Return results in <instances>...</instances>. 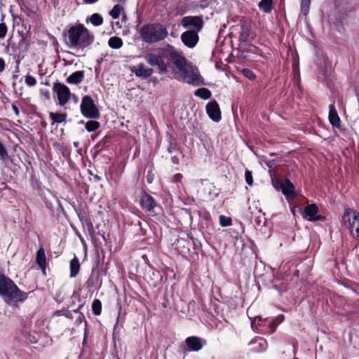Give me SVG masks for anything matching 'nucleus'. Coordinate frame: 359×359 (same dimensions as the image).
I'll return each mask as SVG.
<instances>
[{"label": "nucleus", "instance_id": "obj_32", "mask_svg": "<svg viewBox=\"0 0 359 359\" xmlns=\"http://www.w3.org/2000/svg\"><path fill=\"white\" fill-rule=\"evenodd\" d=\"M219 224L222 226H229L231 225V219L224 215L219 216Z\"/></svg>", "mask_w": 359, "mask_h": 359}, {"label": "nucleus", "instance_id": "obj_41", "mask_svg": "<svg viewBox=\"0 0 359 359\" xmlns=\"http://www.w3.org/2000/svg\"><path fill=\"white\" fill-rule=\"evenodd\" d=\"M5 69V62L2 58H0V72H2Z\"/></svg>", "mask_w": 359, "mask_h": 359}, {"label": "nucleus", "instance_id": "obj_23", "mask_svg": "<svg viewBox=\"0 0 359 359\" xmlns=\"http://www.w3.org/2000/svg\"><path fill=\"white\" fill-rule=\"evenodd\" d=\"M123 40L118 36H112L108 41V45L114 49H118L123 46Z\"/></svg>", "mask_w": 359, "mask_h": 359}, {"label": "nucleus", "instance_id": "obj_29", "mask_svg": "<svg viewBox=\"0 0 359 359\" xmlns=\"http://www.w3.org/2000/svg\"><path fill=\"white\" fill-rule=\"evenodd\" d=\"M90 22L95 26H100L103 23V19L99 14L94 13L90 17Z\"/></svg>", "mask_w": 359, "mask_h": 359}, {"label": "nucleus", "instance_id": "obj_18", "mask_svg": "<svg viewBox=\"0 0 359 359\" xmlns=\"http://www.w3.org/2000/svg\"><path fill=\"white\" fill-rule=\"evenodd\" d=\"M329 121L333 127L340 128V118L334 104L329 107Z\"/></svg>", "mask_w": 359, "mask_h": 359}, {"label": "nucleus", "instance_id": "obj_7", "mask_svg": "<svg viewBox=\"0 0 359 359\" xmlns=\"http://www.w3.org/2000/svg\"><path fill=\"white\" fill-rule=\"evenodd\" d=\"M81 111L85 117L88 118H97L100 116L99 110L93 100L89 95L83 97L81 104Z\"/></svg>", "mask_w": 359, "mask_h": 359}, {"label": "nucleus", "instance_id": "obj_1", "mask_svg": "<svg viewBox=\"0 0 359 359\" xmlns=\"http://www.w3.org/2000/svg\"><path fill=\"white\" fill-rule=\"evenodd\" d=\"M180 52L173 46L167 44L165 47L158 48L157 52L149 53L145 55V60L152 67H156L159 74L168 72L171 62L175 65Z\"/></svg>", "mask_w": 359, "mask_h": 359}, {"label": "nucleus", "instance_id": "obj_17", "mask_svg": "<svg viewBox=\"0 0 359 359\" xmlns=\"http://www.w3.org/2000/svg\"><path fill=\"white\" fill-rule=\"evenodd\" d=\"M133 72L137 76L142 77V78H148L154 72L151 68L146 67L144 64L140 63L137 65L136 67H134V69Z\"/></svg>", "mask_w": 359, "mask_h": 359}, {"label": "nucleus", "instance_id": "obj_33", "mask_svg": "<svg viewBox=\"0 0 359 359\" xmlns=\"http://www.w3.org/2000/svg\"><path fill=\"white\" fill-rule=\"evenodd\" d=\"M242 73L245 77L250 80H254L256 78L254 72L249 69H243Z\"/></svg>", "mask_w": 359, "mask_h": 359}, {"label": "nucleus", "instance_id": "obj_30", "mask_svg": "<svg viewBox=\"0 0 359 359\" xmlns=\"http://www.w3.org/2000/svg\"><path fill=\"white\" fill-rule=\"evenodd\" d=\"M311 0H302L301 1V12L303 15H306L309 13L310 8Z\"/></svg>", "mask_w": 359, "mask_h": 359}, {"label": "nucleus", "instance_id": "obj_6", "mask_svg": "<svg viewBox=\"0 0 359 359\" xmlns=\"http://www.w3.org/2000/svg\"><path fill=\"white\" fill-rule=\"evenodd\" d=\"M342 222L351 236L359 241V214L353 209L347 208L342 216Z\"/></svg>", "mask_w": 359, "mask_h": 359}, {"label": "nucleus", "instance_id": "obj_8", "mask_svg": "<svg viewBox=\"0 0 359 359\" xmlns=\"http://www.w3.org/2000/svg\"><path fill=\"white\" fill-rule=\"evenodd\" d=\"M203 24V20L201 16H185L180 20V25L184 29L187 31H196V32L201 31Z\"/></svg>", "mask_w": 359, "mask_h": 359}, {"label": "nucleus", "instance_id": "obj_44", "mask_svg": "<svg viewBox=\"0 0 359 359\" xmlns=\"http://www.w3.org/2000/svg\"><path fill=\"white\" fill-rule=\"evenodd\" d=\"M172 162L175 164H178L179 163V160H178V158L176 157V156H172Z\"/></svg>", "mask_w": 359, "mask_h": 359}, {"label": "nucleus", "instance_id": "obj_11", "mask_svg": "<svg viewBox=\"0 0 359 359\" xmlns=\"http://www.w3.org/2000/svg\"><path fill=\"white\" fill-rule=\"evenodd\" d=\"M303 218L310 221H324L325 217L318 214V208L316 204L308 205L302 212Z\"/></svg>", "mask_w": 359, "mask_h": 359}, {"label": "nucleus", "instance_id": "obj_39", "mask_svg": "<svg viewBox=\"0 0 359 359\" xmlns=\"http://www.w3.org/2000/svg\"><path fill=\"white\" fill-rule=\"evenodd\" d=\"M324 69H322V73L324 76H327L331 72V67L324 62Z\"/></svg>", "mask_w": 359, "mask_h": 359}, {"label": "nucleus", "instance_id": "obj_27", "mask_svg": "<svg viewBox=\"0 0 359 359\" xmlns=\"http://www.w3.org/2000/svg\"><path fill=\"white\" fill-rule=\"evenodd\" d=\"M92 311L94 315L99 316L102 311V303L100 299H95L92 304Z\"/></svg>", "mask_w": 359, "mask_h": 359}, {"label": "nucleus", "instance_id": "obj_9", "mask_svg": "<svg viewBox=\"0 0 359 359\" xmlns=\"http://www.w3.org/2000/svg\"><path fill=\"white\" fill-rule=\"evenodd\" d=\"M273 186L277 190H281L289 203L292 210V183L288 179H275L272 180Z\"/></svg>", "mask_w": 359, "mask_h": 359}, {"label": "nucleus", "instance_id": "obj_43", "mask_svg": "<svg viewBox=\"0 0 359 359\" xmlns=\"http://www.w3.org/2000/svg\"><path fill=\"white\" fill-rule=\"evenodd\" d=\"M98 0H83V2L87 4H92L97 2Z\"/></svg>", "mask_w": 359, "mask_h": 359}, {"label": "nucleus", "instance_id": "obj_16", "mask_svg": "<svg viewBox=\"0 0 359 359\" xmlns=\"http://www.w3.org/2000/svg\"><path fill=\"white\" fill-rule=\"evenodd\" d=\"M249 346L252 351L261 352L266 350L267 347V342L264 339L257 337L251 341Z\"/></svg>", "mask_w": 359, "mask_h": 359}, {"label": "nucleus", "instance_id": "obj_36", "mask_svg": "<svg viewBox=\"0 0 359 359\" xmlns=\"http://www.w3.org/2000/svg\"><path fill=\"white\" fill-rule=\"evenodd\" d=\"M294 63H296V60L294 59V55H293V83L294 82L298 83L299 81V74L298 71H296L294 69Z\"/></svg>", "mask_w": 359, "mask_h": 359}, {"label": "nucleus", "instance_id": "obj_46", "mask_svg": "<svg viewBox=\"0 0 359 359\" xmlns=\"http://www.w3.org/2000/svg\"><path fill=\"white\" fill-rule=\"evenodd\" d=\"M116 1H119V2H123V3H124V2H126V0H116Z\"/></svg>", "mask_w": 359, "mask_h": 359}, {"label": "nucleus", "instance_id": "obj_38", "mask_svg": "<svg viewBox=\"0 0 359 359\" xmlns=\"http://www.w3.org/2000/svg\"><path fill=\"white\" fill-rule=\"evenodd\" d=\"M6 155H7L6 149L5 147L4 146V144H2V142L0 141V157L3 158Z\"/></svg>", "mask_w": 359, "mask_h": 359}, {"label": "nucleus", "instance_id": "obj_13", "mask_svg": "<svg viewBox=\"0 0 359 359\" xmlns=\"http://www.w3.org/2000/svg\"><path fill=\"white\" fill-rule=\"evenodd\" d=\"M205 341L197 337H189L185 340L184 349L189 351H198L202 348Z\"/></svg>", "mask_w": 359, "mask_h": 359}, {"label": "nucleus", "instance_id": "obj_26", "mask_svg": "<svg viewBox=\"0 0 359 359\" xmlns=\"http://www.w3.org/2000/svg\"><path fill=\"white\" fill-rule=\"evenodd\" d=\"M123 11V8L118 4H116L110 11L109 15L113 19H117L119 18V16L121 15V14Z\"/></svg>", "mask_w": 359, "mask_h": 359}, {"label": "nucleus", "instance_id": "obj_45", "mask_svg": "<svg viewBox=\"0 0 359 359\" xmlns=\"http://www.w3.org/2000/svg\"><path fill=\"white\" fill-rule=\"evenodd\" d=\"M292 194H293V198H294V196H296L297 195V194L295 192V191L294 189H293Z\"/></svg>", "mask_w": 359, "mask_h": 359}, {"label": "nucleus", "instance_id": "obj_20", "mask_svg": "<svg viewBox=\"0 0 359 359\" xmlns=\"http://www.w3.org/2000/svg\"><path fill=\"white\" fill-rule=\"evenodd\" d=\"M36 262L42 270H45L46 266V257L45 250L41 248L36 253Z\"/></svg>", "mask_w": 359, "mask_h": 359}, {"label": "nucleus", "instance_id": "obj_19", "mask_svg": "<svg viewBox=\"0 0 359 359\" xmlns=\"http://www.w3.org/2000/svg\"><path fill=\"white\" fill-rule=\"evenodd\" d=\"M84 78L83 71H77L72 74L67 79V81L69 83L78 84L80 83Z\"/></svg>", "mask_w": 359, "mask_h": 359}, {"label": "nucleus", "instance_id": "obj_40", "mask_svg": "<svg viewBox=\"0 0 359 359\" xmlns=\"http://www.w3.org/2000/svg\"><path fill=\"white\" fill-rule=\"evenodd\" d=\"M182 178V175L180 173L178 174H176L175 175H174L173 177V180L175 182H180Z\"/></svg>", "mask_w": 359, "mask_h": 359}, {"label": "nucleus", "instance_id": "obj_5", "mask_svg": "<svg viewBox=\"0 0 359 359\" xmlns=\"http://www.w3.org/2000/svg\"><path fill=\"white\" fill-rule=\"evenodd\" d=\"M142 40L147 43H154L164 40L168 36L166 28L160 23L147 24L140 30Z\"/></svg>", "mask_w": 359, "mask_h": 359}, {"label": "nucleus", "instance_id": "obj_31", "mask_svg": "<svg viewBox=\"0 0 359 359\" xmlns=\"http://www.w3.org/2000/svg\"><path fill=\"white\" fill-rule=\"evenodd\" d=\"M283 320V316H279L277 317V318L276 320L272 321L269 324V327L270 329L269 333L270 334L273 333L275 331L278 324L281 323Z\"/></svg>", "mask_w": 359, "mask_h": 359}, {"label": "nucleus", "instance_id": "obj_12", "mask_svg": "<svg viewBox=\"0 0 359 359\" xmlns=\"http://www.w3.org/2000/svg\"><path fill=\"white\" fill-rule=\"evenodd\" d=\"M181 41L185 46L193 48L199 41L198 32L186 30L181 34Z\"/></svg>", "mask_w": 359, "mask_h": 359}, {"label": "nucleus", "instance_id": "obj_24", "mask_svg": "<svg viewBox=\"0 0 359 359\" xmlns=\"http://www.w3.org/2000/svg\"><path fill=\"white\" fill-rule=\"evenodd\" d=\"M273 0H262L259 3V8L265 13H270L272 10Z\"/></svg>", "mask_w": 359, "mask_h": 359}, {"label": "nucleus", "instance_id": "obj_35", "mask_svg": "<svg viewBox=\"0 0 359 359\" xmlns=\"http://www.w3.org/2000/svg\"><path fill=\"white\" fill-rule=\"evenodd\" d=\"M25 83L29 86H34L36 83V80L32 76L27 75L25 76Z\"/></svg>", "mask_w": 359, "mask_h": 359}, {"label": "nucleus", "instance_id": "obj_37", "mask_svg": "<svg viewBox=\"0 0 359 359\" xmlns=\"http://www.w3.org/2000/svg\"><path fill=\"white\" fill-rule=\"evenodd\" d=\"M7 27L5 23H0V38L3 39L7 34Z\"/></svg>", "mask_w": 359, "mask_h": 359}, {"label": "nucleus", "instance_id": "obj_14", "mask_svg": "<svg viewBox=\"0 0 359 359\" xmlns=\"http://www.w3.org/2000/svg\"><path fill=\"white\" fill-rule=\"evenodd\" d=\"M206 111L208 116L214 121H219L221 119V111L218 103L212 101L206 105Z\"/></svg>", "mask_w": 359, "mask_h": 359}, {"label": "nucleus", "instance_id": "obj_34", "mask_svg": "<svg viewBox=\"0 0 359 359\" xmlns=\"http://www.w3.org/2000/svg\"><path fill=\"white\" fill-rule=\"evenodd\" d=\"M245 178L246 183L249 186H252L253 184V177H252V174L251 171L245 170Z\"/></svg>", "mask_w": 359, "mask_h": 359}, {"label": "nucleus", "instance_id": "obj_4", "mask_svg": "<svg viewBox=\"0 0 359 359\" xmlns=\"http://www.w3.org/2000/svg\"><path fill=\"white\" fill-rule=\"evenodd\" d=\"M0 294L7 302H21L25 301L28 294L20 290L15 283L0 272Z\"/></svg>", "mask_w": 359, "mask_h": 359}, {"label": "nucleus", "instance_id": "obj_21", "mask_svg": "<svg viewBox=\"0 0 359 359\" xmlns=\"http://www.w3.org/2000/svg\"><path fill=\"white\" fill-rule=\"evenodd\" d=\"M49 116L52 121L51 125L53 126L55 123H61L65 122L67 118V114L50 112Z\"/></svg>", "mask_w": 359, "mask_h": 359}, {"label": "nucleus", "instance_id": "obj_25", "mask_svg": "<svg viewBox=\"0 0 359 359\" xmlns=\"http://www.w3.org/2000/svg\"><path fill=\"white\" fill-rule=\"evenodd\" d=\"M195 95L202 99L207 100L211 97L210 91L205 88H199L195 92Z\"/></svg>", "mask_w": 359, "mask_h": 359}, {"label": "nucleus", "instance_id": "obj_10", "mask_svg": "<svg viewBox=\"0 0 359 359\" xmlns=\"http://www.w3.org/2000/svg\"><path fill=\"white\" fill-rule=\"evenodd\" d=\"M53 91L56 94L58 104L60 106L66 104L71 97L69 88L65 84L60 82L55 83L53 87Z\"/></svg>", "mask_w": 359, "mask_h": 359}, {"label": "nucleus", "instance_id": "obj_42", "mask_svg": "<svg viewBox=\"0 0 359 359\" xmlns=\"http://www.w3.org/2000/svg\"><path fill=\"white\" fill-rule=\"evenodd\" d=\"M12 109H13V111L15 112V114L17 116H19L20 111H19V109L18 108V107L15 104H12Z\"/></svg>", "mask_w": 359, "mask_h": 359}, {"label": "nucleus", "instance_id": "obj_22", "mask_svg": "<svg viewBox=\"0 0 359 359\" xmlns=\"http://www.w3.org/2000/svg\"><path fill=\"white\" fill-rule=\"evenodd\" d=\"M80 270V263L76 257H74L70 262V277L74 278Z\"/></svg>", "mask_w": 359, "mask_h": 359}, {"label": "nucleus", "instance_id": "obj_15", "mask_svg": "<svg viewBox=\"0 0 359 359\" xmlns=\"http://www.w3.org/2000/svg\"><path fill=\"white\" fill-rule=\"evenodd\" d=\"M140 204L143 210L151 212L156 206V201L151 196L144 193L141 196Z\"/></svg>", "mask_w": 359, "mask_h": 359}, {"label": "nucleus", "instance_id": "obj_28", "mask_svg": "<svg viewBox=\"0 0 359 359\" xmlns=\"http://www.w3.org/2000/svg\"><path fill=\"white\" fill-rule=\"evenodd\" d=\"M100 127V123L95 121H89L86 123V129L88 132H93L98 129Z\"/></svg>", "mask_w": 359, "mask_h": 359}, {"label": "nucleus", "instance_id": "obj_3", "mask_svg": "<svg viewBox=\"0 0 359 359\" xmlns=\"http://www.w3.org/2000/svg\"><path fill=\"white\" fill-rule=\"evenodd\" d=\"M175 67L180 71V75L176 76L178 80L182 79L194 86H199L203 83V79L199 74L198 69L188 62L181 52L176 61Z\"/></svg>", "mask_w": 359, "mask_h": 359}, {"label": "nucleus", "instance_id": "obj_2", "mask_svg": "<svg viewBox=\"0 0 359 359\" xmlns=\"http://www.w3.org/2000/svg\"><path fill=\"white\" fill-rule=\"evenodd\" d=\"M68 46L74 48H82L90 46L94 39L88 29L83 25L71 27L67 34Z\"/></svg>", "mask_w": 359, "mask_h": 359}]
</instances>
